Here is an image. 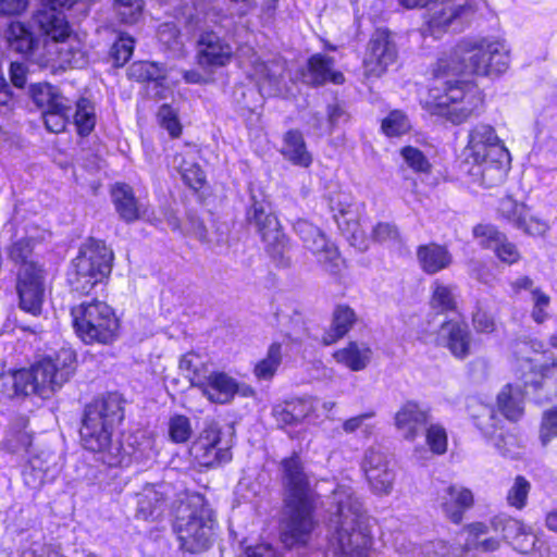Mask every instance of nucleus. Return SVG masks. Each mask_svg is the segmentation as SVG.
<instances>
[{
	"mask_svg": "<svg viewBox=\"0 0 557 557\" xmlns=\"http://www.w3.org/2000/svg\"><path fill=\"white\" fill-rule=\"evenodd\" d=\"M510 63V49L503 39H463L450 55L441 59L423 107L451 124H461L475 114L483 97L474 84L454 77L459 74L499 75Z\"/></svg>",
	"mask_w": 557,
	"mask_h": 557,
	"instance_id": "f257e3e1",
	"label": "nucleus"
},
{
	"mask_svg": "<svg viewBox=\"0 0 557 557\" xmlns=\"http://www.w3.org/2000/svg\"><path fill=\"white\" fill-rule=\"evenodd\" d=\"M330 545L336 555L368 557L370 535L362 504L349 486H338L332 495Z\"/></svg>",
	"mask_w": 557,
	"mask_h": 557,
	"instance_id": "f03ea898",
	"label": "nucleus"
},
{
	"mask_svg": "<svg viewBox=\"0 0 557 557\" xmlns=\"http://www.w3.org/2000/svg\"><path fill=\"white\" fill-rule=\"evenodd\" d=\"M214 523L213 512L203 497L190 496L178 507L174 524L181 547L191 554L208 549L212 543Z\"/></svg>",
	"mask_w": 557,
	"mask_h": 557,
	"instance_id": "7ed1b4c3",
	"label": "nucleus"
},
{
	"mask_svg": "<svg viewBox=\"0 0 557 557\" xmlns=\"http://www.w3.org/2000/svg\"><path fill=\"white\" fill-rule=\"evenodd\" d=\"M315 503H283L280 539L285 547L307 545L318 525L314 519Z\"/></svg>",
	"mask_w": 557,
	"mask_h": 557,
	"instance_id": "20e7f679",
	"label": "nucleus"
},
{
	"mask_svg": "<svg viewBox=\"0 0 557 557\" xmlns=\"http://www.w3.org/2000/svg\"><path fill=\"white\" fill-rule=\"evenodd\" d=\"M103 264V247L95 239H88L73 261L74 270L70 274L72 286L82 293H89L95 286L101 285L104 277Z\"/></svg>",
	"mask_w": 557,
	"mask_h": 557,
	"instance_id": "39448f33",
	"label": "nucleus"
},
{
	"mask_svg": "<svg viewBox=\"0 0 557 557\" xmlns=\"http://www.w3.org/2000/svg\"><path fill=\"white\" fill-rule=\"evenodd\" d=\"M64 381L65 377L59 373L51 359H42L30 369L14 374L16 392L24 395L37 394L42 398H48Z\"/></svg>",
	"mask_w": 557,
	"mask_h": 557,
	"instance_id": "423d86ee",
	"label": "nucleus"
},
{
	"mask_svg": "<svg viewBox=\"0 0 557 557\" xmlns=\"http://www.w3.org/2000/svg\"><path fill=\"white\" fill-rule=\"evenodd\" d=\"M283 503H315L310 478L297 454L281 461Z\"/></svg>",
	"mask_w": 557,
	"mask_h": 557,
	"instance_id": "0eeeda50",
	"label": "nucleus"
},
{
	"mask_svg": "<svg viewBox=\"0 0 557 557\" xmlns=\"http://www.w3.org/2000/svg\"><path fill=\"white\" fill-rule=\"evenodd\" d=\"M190 455L200 467H215L232 459L231 446L223 443L216 423H210L190 447Z\"/></svg>",
	"mask_w": 557,
	"mask_h": 557,
	"instance_id": "6e6552de",
	"label": "nucleus"
},
{
	"mask_svg": "<svg viewBox=\"0 0 557 557\" xmlns=\"http://www.w3.org/2000/svg\"><path fill=\"white\" fill-rule=\"evenodd\" d=\"M294 228L305 248L311 251L325 271L335 273L339 269L338 250L319 227L306 220H299Z\"/></svg>",
	"mask_w": 557,
	"mask_h": 557,
	"instance_id": "1a4fd4ad",
	"label": "nucleus"
},
{
	"mask_svg": "<svg viewBox=\"0 0 557 557\" xmlns=\"http://www.w3.org/2000/svg\"><path fill=\"white\" fill-rule=\"evenodd\" d=\"M73 326L77 336L86 344L103 343L104 302L92 299L72 308Z\"/></svg>",
	"mask_w": 557,
	"mask_h": 557,
	"instance_id": "9d476101",
	"label": "nucleus"
},
{
	"mask_svg": "<svg viewBox=\"0 0 557 557\" xmlns=\"http://www.w3.org/2000/svg\"><path fill=\"white\" fill-rule=\"evenodd\" d=\"M441 4H435L428 21L429 32L437 37L441 33L451 28L460 30L475 12L474 4L469 0H441Z\"/></svg>",
	"mask_w": 557,
	"mask_h": 557,
	"instance_id": "9b49d317",
	"label": "nucleus"
},
{
	"mask_svg": "<svg viewBox=\"0 0 557 557\" xmlns=\"http://www.w3.org/2000/svg\"><path fill=\"white\" fill-rule=\"evenodd\" d=\"M248 220L258 228L272 258L281 265H287L289 263L285 258L287 238L281 231L277 218L267 213L262 206L255 203L248 212Z\"/></svg>",
	"mask_w": 557,
	"mask_h": 557,
	"instance_id": "f8f14e48",
	"label": "nucleus"
},
{
	"mask_svg": "<svg viewBox=\"0 0 557 557\" xmlns=\"http://www.w3.org/2000/svg\"><path fill=\"white\" fill-rule=\"evenodd\" d=\"M507 151L492 125L478 123L469 129L465 148L467 160L484 162L487 158L499 157Z\"/></svg>",
	"mask_w": 557,
	"mask_h": 557,
	"instance_id": "ddd939ff",
	"label": "nucleus"
},
{
	"mask_svg": "<svg viewBox=\"0 0 557 557\" xmlns=\"http://www.w3.org/2000/svg\"><path fill=\"white\" fill-rule=\"evenodd\" d=\"M16 290L20 298V308L33 315L41 313L45 299V270H33L27 265L17 270Z\"/></svg>",
	"mask_w": 557,
	"mask_h": 557,
	"instance_id": "4468645a",
	"label": "nucleus"
},
{
	"mask_svg": "<svg viewBox=\"0 0 557 557\" xmlns=\"http://www.w3.org/2000/svg\"><path fill=\"white\" fill-rule=\"evenodd\" d=\"M397 50L389 32L377 29L371 37L363 59L364 74L380 77L395 63Z\"/></svg>",
	"mask_w": 557,
	"mask_h": 557,
	"instance_id": "2eb2a0df",
	"label": "nucleus"
},
{
	"mask_svg": "<svg viewBox=\"0 0 557 557\" xmlns=\"http://www.w3.org/2000/svg\"><path fill=\"white\" fill-rule=\"evenodd\" d=\"M233 47L213 32L201 34L197 47V63L202 69H216L228 64L233 58Z\"/></svg>",
	"mask_w": 557,
	"mask_h": 557,
	"instance_id": "dca6fc26",
	"label": "nucleus"
},
{
	"mask_svg": "<svg viewBox=\"0 0 557 557\" xmlns=\"http://www.w3.org/2000/svg\"><path fill=\"white\" fill-rule=\"evenodd\" d=\"M431 420L430 409L409 400L400 406L394 417L397 431L404 440L413 442Z\"/></svg>",
	"mask_w": 557,
	"mask_h": 557,
	"instance_id": "f3484780",
	"label": "nucleus"
},
{
	"mask_svg": "<svg viewBox=\"0 0 557 557\" xmlns=\"http://www.w3.org/2000/svg\"><path fill=\"white\" fill-rule=\"evenodd\" d=\"M104 432V401H96L86 407L83 425L81 428V437L86 449L91 451H102L104 442L102 434Z\"/></svg>",
	"mask_w": 557,
	"mask_h": 557,
	"instance_id": "a211bd4d",
	"label": "nucleus"
},
{
	"mask_svg": "<svg viewBox=\"0 0 557 557\" xmlns=\"http://www.w3.org/2000/svg\"><path fill=\"white\" fill-rule=\"evenodd\" d=\"M111 198L119 216L127 223L148 218V208L138 201L133 188L125 183H116L111 188Z\"/></svg>",
	"mask_w": 557,
	"mask_h": 557,
	"instance_id": "6ab92c4d",
	"label": "nucleus"
},
{
	"mask_svg": "<svg viewBox=\"0 0 557 557\" xmlns=\"http://www.w3.org/2000/svg\"><path fill=\"white\" fill-rule=\"evenodd\" d=\"M438 504L445 516L454 523H460L463 513L473 505V495L469 488L449 485L438 494Z\"/></svg>",
	"mask_w": 557,
	"mask_h": 557,
	"instance_id": "aec40b11",
	"label": "nucleus"
},
{
	"mask_svg": "<svg viewBox=\"0 0 557 557\" xmlns=\"http://www.w3.org/2000/svg\"><path fill=\"white\" fill-rule=\"evenodd\" d=\"M437 344L447 347L455 357L466 358L470 351L468 325L453 320L444 322L437 333Z\"/></svg>",
	"mask_w": 557,
	"mask_h": 557,
	"instance_id": "412c9836",
	"label": "nucleus"
},
{
	"mask_svg": "<svg viewBox=\"0 0 557 557\" xmlns=\"http://www.w3.org/2000/svg\"><path fill=\"white\" fill-rule=\"evenodd\" d=\"M199 389L209 401L224 405L235 397L238 382L226 372L212 370Z\"/></svg>",
	"mask_w": 557,
	"mask_h": 557,
	"instance_id": "4be33fe9",
	"label": "nucleus"
},
{
	"mask_svg": "<svg viewBox=\"0 0 557 557\" xmlns=\"http://www.w3.org/2000/svg\"><path fill=\"white\" fill-rule=\"evenodd\" d=\"M284 73L285 61L281 58H274L269 61L258 60L253 64V75L258 79L260 91L269 97L281 92Z\"/></svg>",
	"mask_w": 557,
	"mask_h": 557,
	"instance_id": "5701e85b",
	"label": "nucleus"
},
{
	"mask_svg": "<svg viewBox=\"0 0 557 557\" xmlns=\"http://www.w3.org/2000/svg\"><path fill=\"white\" fill-rule=\"evenodd\" d=\"M417 258L421 269L428 274H435L453 263V256L443 245L431 243L417 249Z\"/></svg>",
	"mask_w": 557,
	"mask_h": 557,
	"instance_id": "b1692460",
	"label": "nucleus"
},
{
	"mask_svg": "<svg viewBox=\"0 0 557 557\" xmlns=\"http://www.w3.org/2000/svg\"><path fill=\"white\" fill-rule=\"evenodd\" d=\"M333 357L338 363L358 372L366 369L370 363L372 350L366 343L349 342L347 346L336 350Z\"/></svg>",
	"mask_w": 557,
	"mask_h": 557,
	"instance_id": "393cba45",
	"label": "nucleus"
},
{
	"mask_svg": "<svg viewBox=\"0 0 557 557\" xmlns=\"http://www.w3.org/2000/svg\"><path fill=\"white\" fill-rule=\"evenodd\" d=\"M281 153L297 166L308 168L312 163V154L307 149L302 134L297 129H290L284 135Z\"/></svg>",
	"mask_w": 557,
	"mask_h": 557,
	"instance_id": "a878e982",
	"label": "nucleus"
},
{
	"mask_svg": "<svg viewBox=\"0 0 557 557\" xmlns=\"http://www.w3.org/2000/svg\"><path fill=\"white\" fill-rule=\"evenodd\" d=\"M40 30L53 42H63L71 35V28L60 11L42 10L36 15Z\"/></svg>",
	"mask_w": 557,
	"mask_h": 557,
	"instance_id": "bb28decb",
	"label": "nucleus"
},
{
	"mask_svg": "<svg viewBox=\"0 0 557 557\" xmlns=\"http://www.w3.org/2000/svg\"><path fill=\"white\" fill-rule=\"evenodd\" d=\"M479 166L478 174L481 175L482 184L485 187H494L503 183L510 168L509 151L499 157L487 158L484 162H473Z\"/></svg>",
	"mask_w": 557,
	"mask_h": 557,
	"instance_id": "cd10ccee",
	"label": "nucleus"
},
{
	"mask_svg": "<svg viewBox=\"0 0 557 557\" xmlns=\"http://www.w3.org/2000/svg\"><path fill=\"white\" fill-rule=\"evenodd\" d=\"M180 370L188 379L190 384L200 388L212 369L208 360L199 354L189 351L182 356L180 360Z\"/></svg>",
	"mask_w": 557,
	"mask_h": 557,
	"instance_id": "c85d7f7f",
	"label": "nucleus"
},
{
	"mask_svg": "<svg viewBox=\"0 0 557 557\" xmlns=\"http://www.w3.org/2000/svg\"><path fill=\"white\" fill-rule=\"evenodd\" d=\"M308 65L312 84L321 85L327 81L335 84H342L344 82L343 74L333 71L334 61L330 57L314 54L309 59Z\"/></svg>",
	"mask_w": 557,
	"mask_h": 557,
	"instance_id": "c756f323",
	"label": "nucleus"
},
{
	"mask_svg": "<svg viewBox=\"0 0 557 557\" xmlns=\"http://www.w3.org/2000/svg\"><path fill=\"white\" fill-rule=\"evenodd\" d=\"M355 311L348 306H338L333 313V322L329 332L322 338L324 345H331L344 337L355 324Z\"/></svg>",
	"mask_w": 557,
	"mask_h": 557,
	"instance_id": "7c9ffc66",
	"label": "nucleus"
},
{
	"mask_svg": "<svg viewBox=\"0 0 557 557\" xmlns=\"http://www.w3.org/2000/svg\"><path fill=\"white\" fill-rule=\"evenodd\" d=\"M456 286L438 280L431 285L430 306L437 313H447L457 309Z\"/></svg>",
	"mask_w": 557,
	"mask_h": 557,
	"instance_id": "2f4dec72",
	"label": "nucleus"
},
{
	"mask_svg": "<svg viewBox=\"0 0 557 557\" xmlns=\"http://www.w3.org/2000/svg\"><path fill=\"white\" fill-rule=\"evenodd\" d=\"M523 396L518 387L507 384L497 396V405L510 421H517L523 413Z\"/></svg>",
	"mask_w": 557,
	"mask_h": 557,
	"instance_id": "473e14b6",
	"label": "nucleus"
},
{
	"mask_svg": "<svg viewBox=\"0 0 557 557\" xmlns=\"http://www.w3.org/2000/svg\"><path fill=\"white\" fill-rule=\"evenodd\" d=\"M470 410L478 429L486 437L494 436L500 423L495 409L488 405L475 401L470 405Z\"/></svg>",
	"mask_w": 557,
	"mask_h": 557,
	"instance_id": "72a5a7b5",
	"label": "nucleus"
},
{
	"mask_svg": "<svg viewBox=\"0 0 557 557\" xmlns=\"http://www.w3.org/2000/svg\"><path fill=\"white\" fill-rule=\"evenodd\" d=\"M9 259L17 267V270H23L30 265L33 270L42 269L34 253L33 239H20L11 245L9 248Z\"/></svg>",
	"mask_w": 557,
	"mask_h": 557,
	"instance_id": "f704fd0d",
	"label": "nucleus"
},
{
	"mask_svg": "<svg viewBox=\"0 0 557 557\" xmlns=\"http://www.w3.org/2000/svg\"><path fill=\"white\" fill-rule=\"evenodd\" d=\"M9 47L22 54H28L34 50L35 40L32 33L20 22H12L7 30Z\"/></svg>",
	"mask_w": 557,
	"mask_h": 557,
	"instance_id": "c9c22d12",
	"label": "nucleus"
},
{
	"mask_svg": "<svg viewBox=\"0 0 557 557\" xmlns=\"http://www.w3.org/2000/svg\"><path fill=\"white\" fill-rule=\"evenodd\" d=\"M281 363L282 345L280 343H272L267 356L256 363L253 374L258 380L269 381L275 375Z\"/></svg>",
	"mask_w": 557,
	"mask_h": 557,
	"instance_id": "e433bc0d",
	"label": "nucleus"
},
{
	"mask_svg": "<svg viewBox=\"0 0 557 557\" xmlns=\"http://www.w3.org/2000/svg\"><path fill=\"white\" fill-rule=\"evenodd\" d=\"M30 97L42 111L53 108L57 103L69 100L59 94L55 87L46 83L33 85L30 87Z\"/></svg>",
	"mask_w": 557,
	"mask_h": 557,
	"instance_id": "4c0bfd02",
	"label": "nucleus"
},
{
	"mask_svg": "<svg viewBox=\"0 0 557 557\" xmlns=\"http://www.w3.org/2000/svg\"><path fill=\"white\" fill-rule=\"evenodd\" d=\"M72 102L66 100L54 104L53 108L42 111L45 125L51 133H61L65 129Z\"/></svg>",
	"mask_w": 557,
	"mask_h": 557,
	"instance_id": "58836bf2",
	"label": "nucleus"
},
{
	"mask_svg": "<svg viewBox=\"0 0 557 557\" xmlns=\"http://www.w3.org/2000/svg\"><path fill=\"white\" fill-rule=\"evenodd\" d=\"M364 474L374 493L387 495L392 492L395 481V472L391 466L376 468L374 470L372 469L364 472Z\"/></svg>",
	"mask_w": 557,
	"mask_h": 557,
	"instance_id": "ea45409f",
	"label": "nucleus"
},
{
	"mask_svg": "<svg viewBox=\"0 0 557 557\" xmlns=\"http://www.w3.org/2000/svg\"><path fill=\"white\" fill-rule=\"evenodd\" d=\"M173 164L178 168L183 181L193 189L197 190L205 183V173L201 168L194 163L187 162L182 154H176Z\"/></svg>",
	"mask_w": 557,
	"mask_h": 557,
	"instance_id": "a19ab883",
	"label": "nucleus"
},
{
	"mask_svg": "<svg viewBox=\"0 0 557 557\" xmlns=\"http://www.w3.org/2000/svg\"><path fill=\"white\" fill-rule=\"evenodd\" d=\"M128 76L138 82H158L165 77V70L156 62H134L128 69Z\"/></svg>",
	"mask_w": 557,
	"mask_h": 557,
	"instance_id": "79ce46f5",
	"label": "nucleus"
},
{
	"mask_svg": "<svg viewBox=\"0 0 557 557\" xmlns=\"http://www.w3.org/2000/svg\"><path fill=\"white\" fill-rule=\"evenodd\" d=\"M524 528L525 525L520 520L504 515L495 516L491 520V529L494 532L502 533L503 539L510 545Z\"/></svg>",
	"mask_w": 557,
	"mask_h": 557,
	"instance_id": "37998d69",
	"label": "nucleus"
},
{
	"mask_svg": "<svg viewBox=\"0 0 557 557\" xmlns=\"http://www.w3.org/2000/svg\"><path fill=\"white\" fill-rule=\"evenodd\" d=\"M163 499L159 492L153 487H146L138 495L136 516L141 519H148L158 510Z\"/></svg>",
	"mask_w": 557,
	"mask_h": 557,
	"instance_id": "c03bdc74",
	"label": "nucleus"
},
{
	"mask_svg": "<svg viewBox=\"0 0 557 557\" xmlns=\"http://www.w3.org/2000/svg\"><path fill=\"white\" fill-rule=\"evenodd\" d=\"M530 491L531 483L524 476L517 475L507 492V504L518 510L523 509L527 506Z\"/></svg>",
	"mask_w": 557,
	"mask_h": 557,
	"instance_id": "a18cd8bd",
	"label": "nucleus"
},
{
	"mask_svg": "<svg viewBox=\"0 0 557 557\" xmlns=\"http://www.w3.org/2000/svg\"><path fill=\"white\" fill-rule=\"evenodd\" d=\"M74 124L81 135H88L95 126V112L92 104L86 100L81 99L76 103V111L74 113Z\"/></svg>",
	"mask_w": 557,
	"mask_h": 557,
	"instance_id": "49530a36",
	"label": "nucleus"
},
{
	"mask_svg": "<svg viewBox=\"0 0 557 557\" xmlns=\"http://www.w3.org/2000/svg\"><path fill=\"white\" fill-rule=\"evenodd\" d=\"M499 214L511 223L515 227H521L525 223V207L518 203L510 197L500 200L498 206Z\"/></svg>",
	"mask_w": 557,
	"mask_h": 557,
	"instance_id": "de8ad7c7",
	"label": "nucleus"
},
{
	"mask_svg": "<svg viewBox=\"0 0 557 557\" xmlns=\"http://www.w3.org/2000/svg\"><path fill=\"white\" fill-rule=\"evenodd\" d=\"M193 434L189 418L183 414H175L169 420V436L173 443H186Z\"/></svg>",
	"mask_w": 557,
	"mask_h": 557,
	"instance_id": "09e8293b",
	"label": "nucleus"
},
{
	"mask_svg": "<svg viewBox=\"0 0 557 557\" xmlns=\"http://www.w3.org/2000/svg\"><path fill=\"white\" fill-rule=\"evenodd\" d=\"M114 11L119 15L121 22L126 24L136 23L141 16L144 1L143 0H114Z\"/></svg>",
	"mask_w": 557,
	"mask_h": 557,
	"instance_id": "8fccbe9b",
	"label": "nucleus"
},
{
	"mask_svg": "<svg viewBox=\"0 0 557 557\" xmlns=\"http://www.w3.org/2000/svg\"><path fill=\"white\" fill-rule=\"evenodd\" d=\"M134 50V39L126 35H120L112 45L110 58L115 67L123 66L132 57Z\"/></svg>",
	"mask_w": 557,
	"mask_h": 557,
	"instance_id": "3c124183",
	"label": "nucleus"
},
{
	"mask_svg": "<svg viewBox=\"0 0 557 557\" xmlns=\"http://www.w3.org/2000/svg\"><path fill=\"white\" fill-rule=\"evenodd\" d=\"M400 156L412 171L417 173H429L431 171V163L420 149L406 146L400 149Z\"/></svg>",
	"mask_w": 557,
	"mask_h": 557,
	"instance_id": "603ef678",
	"label": "nucleus"
},
{
	"mask_svg": "<svg viewBox=\"0 0 557 557\" xmlns=\"http://www.w3.org/2000/svg\"><path fill=\"white\" fill-rule=\"evenodd\" d=\"M382 131L387 136H400L410 129V123L401 111H392L382 121Z\"/></svg>",
	"mask_w": 557,
	"mask_h": 557,
	"instance_id": "864d4df0",
	"label": "nucleus"
},
{
	"mask_svg": "<svg viewBox=\"0 0 557 557\" xmlns=\"http://www.w3.org/2000/svg\"><path fill=\"white\" fill-rule=\"evenodd\" d=\"M472 234L483 248L494 249L505 236L491 224H478L473 227Z\"/></svg>",
	"mask_w": 557,
	"mask_h": 557,
	"instance_id": "5fc2aeb1",
	"label": "nucleus"
},
{
	"mask_svg": "<svg viewBox=\"0 0 557 557\" xmlns=\"http://www.w3.org/2000/svg\"><path fill=\"white\" fill-rule=\"evenodd\" d=\"M47 460L40 456H34L29 459V470L24 471V480L30 487H38L44 483L45 474L48 471Z\"/></svg>",
	"mask_w": 557,
	"mask_h": 557,
	"instance_id": "6e6d98bb",
	"label": "nucleus"
},
{
	"mask_svg": "<svg viewBox=\"0 0 557 557\" xmlns=\"http://www.w3.org/2000/svg\"><path fill=\"white\" fill-rule=\"evenodd\" d=\"M426 443L433 454L443 455L447 450V434L440 424H431L426 428Z\"/></svg>",
	"mask_w": 557,
	"mask_h": 557,
	"instance_id": "4d7b16f0",
	"label": "nucleus"
},
{
	"mask_svg": "<svg viewBox=\"0 0 557 557\" xmlns=\"http://www.w3.org/2000/svg\"><path fill=\"white\" fill-rule=\"evenodd\" d=\"M531 300L533 302L531 317L536 323L542 324L548 318L547 309L550 298L540 288H535L532 289Z\"/></svg>",
	"mask_w": 557,
	"mask_h": 557,
	"instance_id": "13d9d810",
	"label": "nucleus"
},
{
	"mask_svg": "<svg viewBox=\"0 0 557 557\" xmlns=\"http://www.w3.org/2000/svg\"><path fill=\"white\" fill-rule=\"evenodd\" d=\"M554 437H557V407L543 413L540 430V440L543 446H546Z\"/></svg>",
	"mask_w": 557,
	"mask_h": 557,
	"instance_id": "bf43d9fd",
	"label": "nucleus"
},
{
	"mask_svg": "<svg viewBox=\"0 0 557 557\" xmlns=\"http://www.w3.org/2000/svg\"><path fill=\"white\" fill-rule=\"evenodd\" d=\"M125 399L119 393L107 396V424H120L124 420Z\"/></svg>",
	"mask_w": 557,
	"mask_h": 557,
	"instance_id": "052dcab7",
	"label": "nucleus"
},
{
	"mask_svg": "<svg viewBox=\"0 0 557 557\" xmlns=\"http://www.w3.org/2000/svg\"><path fill=\"white\" fill-rule=\"evenodd\" d=\"M159 40L171 50H180L183 46L177 27L172 23H164L158 29Z\"/></svg>",
	"mask_w": 557,
	"mask_h": 557,
	"instance_id": "680f3d73",
	"label": "nucleus"
},
{
	"mask_svg": "<svg viewBox=\"0 0 557 557\" xmlns=\"http://www.w3.org/2000/svg\"><path fill=\"white\" fill-rule=\"evenodd\" d=\"M158 117L161 125L168 129L172 137H178L182 131L176 113L169 104H163L159 109Z\"/></svg>",
	"mask_w": 557,
	"mask_h": 557,
	"instance_id": "e2e57ef3",
	"label": "nucleus"
},
{
	"mask_svg": "<svg viewBox=\"0 0 557 557\" xmlns=\"http://www.w3.org/2000/svg\"><path fill=\"white\" fill-rule=\"evenodd\" d=\"M472 323L474 329L481 333H492L495 330L494 319L480 301L476 302L475 311L472 314Z\"/></svg>",
	"mask_w": 557,
	"mask_h": 557,
	"instance_id": "0e129e2a",
	"label": "nucleus"
},
{
	"mask_svg": "<svg viewBox=\"0 0 557 557\" xmlns=\"http://www.w3.org/2000/svg\"><path fill=\"white\" fill-rule=\"evenodd\" d=\"M493 250L500 261L508 264H512L520 259L517 247L512 243H509L506 236L503 237V240H499Z\"/></svg>",
	"mask_w": 557,
	"mask_h": 557,
	"instance_id": "69168bd1",
	"label": "nucleus"
},
{
	"mask_svg": "<svg viewBox=\"0 0 557 557\" xmlns=\"http://www.w3.org/2000/svg\"><path fill=\"white\" fill-rule=\"evenodd\" d=\"M536 543V535L525 527L518 537H515V541L511 542V546L521 554H531L535 549Z\"/></svg>",
	"mask_w": 557,
	"mask_h": 557,
	"instance_id": "338daca9",
	"label": "nucleus"
},
{
	"mask_svg": "<svg viewBox=\"0 0 557 557\" xmlns=\"http://www.w3.org/2000/svg\"><path fill=\"white\" fill-rule=\"evenodd\" d=\"M459 550V548L451 550L445 542L438 541L424 545L421 553L423 557H455L456 552Z\"/></svg>",
	"mask_w": 557,
	"mask_h": 557,
	"instance_id": "774afa93",
	"label": "nucleus"
}]
</instances>
